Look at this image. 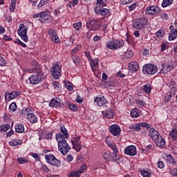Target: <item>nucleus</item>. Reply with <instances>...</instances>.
<instances>
[{"instance_id": "nucleus-1", "label": "nucleus", "mask_w": 177, "mask_h": 177, "mask_svg": "<svg viewBox=\"0 0 177 177\" xmlns=\"http://www.w3.org/2000/svg\"><path fill=\"white\" fill-rule=\"evenodd\" d=\"M32 71H35L36 73L31 75L29 77L28 80L30 81V84H32V85H38V84H41L45 78L42 69H41L39 66H36L32 68Z\"/></svg>"}, {"instance_id": "nucleus-2", "label": "nucleus", "mask_w": 177, "mask_h": 177, "mask_svg": "<svg viewBox=\"0 0 177 177\" xmlns=\"http://www.w3.org/2000/svg\"><path fill=\"white\" fill-rule=\"evenodd\" d=\"M65 138H62L57 140L58 142V150L62 153L63 156H66L67 153L71 150V147L67 143V141L64 140Z\"/></svg>"}, {"instance_id": "nucleus-3", "label": "nucleus", "mask_w": 177, "mask_h": 177, "mask_svg": "<svg viewBox=\"0 0 177 177\" xmlns=\"http://www.w3.org/2000/svg\"><path fill=\"white\" fill-rule=\"evenodd\" d=\"M149 19L146 17H140L135 19L133 23V27L136 30H143L145 27H147V22Z\"/></svg>"}, {"instance_id": "nucleus-4", "label": "nucleus", "mask_w": 177, "mask_h": 177, "mask_svg": "<svg viewBox=\"0 0 177 177\" xmlns=\"http://www.w3.org/2000/svg\"><path fill=\"white\" fill-rule=\"evenodd\" d=\"M157 71H158V68L151 64H147L142 68V73L144 74H149V75H154Z\"/></svg>"}, {"instance_id": "nucleus-5", "label": "nucleus", "mask_w": 177, "mask_h": 177, "mask_svg": "<svg viewBox=\"0 0 177 177\" xmlns=\"http://www.w3.org/2000/svg\"><path fill=\"white\" fill-rule=\"evenodd\" d=\"M45 158L46 162L48 164H50V165H53L54 167H60L62 165V162L60 160H57L56 157H55V155L53 154H46Z\"/></svg>"}, {"instance_id": "nucleus-6", "label": "nucleus", "mask_w": 177, "mask_h": 177, "mask_svg": "<svg viewBox=\"0 0 177 177\" xmlns=\"http://www.w3.org/2000/svg\"><path fill=\"white\" fill-rule=\"evenodd\" d=\"M102 27V23L96 19L91 20L86 23V28L91 31H97Z\"/></svg>"}, {"instance_id": "nucleus-7", "label": "nucleus", "mask_w": 177, "mask_h": 177, "mask_svg": "<svg viewBox=\"0 0 177 177\" xmlns=\"http://www.w3.org/2000/svg\"><path fill=\"white\" fill-rule=\"evenodd\" d=\"M17 32L24 42H28V37H27V28L24 26V24H19Z\"/></svg>"}, {"instance_id": "nucleus-8", "label": "nucleus", "mask_w": 177, "mask_h": 177, "mask_svg": "<svg viewBox=\"0 0 177 177\" xmlns=\"http://www.w3.org/2000/svg\"><path fill=\"white\" fill-rule=\"evenodd\" d=\"M140 127L142 128H146V129H149V128H150V124H147V122H140L130 125L129 129H131V131H133L134 132H140Z\"/></svg>"}, {"instance_id": "nucleus-9", "label": "nucleus", "mask_w": 177, "mask_h": 177, "mask_svg": "<svg viewBox=\"0 0 177 177\" xmlns=\"http://www.w3.org/2000/svg\"><path fill=\"white\" fill-rule=\"evenodd\" d=\"M51 74L56 80L62 77V66H59L57 63L53 64V68L51 69Z\"/></svg>"}, {"instance_id": "nucleus-10", "label": "nucleus", "mask_w": 177, "mask_h": 177, "mask_svg": "<svg viewBox=\"0 0 177 177\" xmlns=\"http://www.w3.org/2000/svg\"><path fill=\"white\" fill-rule=\"evenodd\" d=\"M94 102H95L99 107H107V106H109V101L102 95L95 97Z\"/></svg>"}, {"instance_id": "nucleus-11", "label": "nucleus", "mask_w": 177, "mask_h": 177, "mask_svg": "<svg viewBox=\"0 0 177 177\" xmlns=\"http://www.w3.org/2000/svg\"><path fill=\"white\" fill-rule=\"evenodd\" d=\"M60 132L55 135L56 140H60V139H67L68 138V131L64 126L60 127Z\"/></svg>"}, {"instance_id": "nucleus-12", "label": "nucleus", "mask_w": 177, "mask_h": 177, "mask_svg": "<svg viewBox=\"0 0 177 177\" xmlns=\"http://www.w3.org/2000/svg\"><path fill=\"white\" fill-rule=\"evenodd\" d=\"M73 148L76 150V151H81L82 149V145H81V138L76 136L75 138H72L71 139Z\"/></svg>"}, {"instance_id": "nucleus-13", "label": "nucleus", "mask_w": 177, "mask_h": 177, "mask_svg": "<svg viewBox=\"0 0 177 177\" xmlns=\"http://www.w3.org/2000/svg\"><path fill=\"white\" fill-rule=\"evenodd\" d=\"M109 131L113 136H120L121 133V127L118 124H113L109 127Z\"/></svg>"}, {"instance_id": "nucleus-14", "label": "nucleus", "mask_w": 177, "mask_h": 177, "mask_svg": "<svg viewBox=\"0 0 177 177\" xmlns=\"http://www.w3.org/2000/svg\"><path fill=\"white\" fill-rule=\"evenodd\" d=\"M161 11V10L160 9V8H158V6H149L147 7L146 8V15H152V16H154V15H157V13H160V12Z\"/></svg>"}, {"instance_id": "nucleus-15", "label": "nucleus", "mask_w": 177, "mask_h": 177, "mask_svg": "<svg viewBox=\"0 0 177 177\" xmlns=\"http://www.w3.org/2000/svg\"><path fill=\"white\" fill-rule=\"evenodd\" d=\"M40 23H50L52 17L49 15V11H43L41 18L39 19Z\"/></svg>"}, {"instance_id": "nucleus-16", "label": "nucleus", "mask_w": 177, "mask_h": 177, "mask_svg": "<svg viewBox=\"0 0 177 177\" xmlns=\"http://www.w3.org/2000/svg\"><path fill=\"white\" fill-rule=\"evenodd\" d=\"M172 68H174V65L171 62L165 63L162 64L160 74H167V73L171 71Z\"/></svg>"}, {"instance_id": "nucleus-17", "label": "nucleus", "mask_w": 177, "mask_h": 177, "mask_svg": "<svg viewBox=\"0 0 177 177\" xmlns=\"http://www.w3.org/2000/svg\"><path fill=\"white\" fill-rule=\"evenodd\" d=\"M124 153L125 154H127V156L133 157V156H136V154H138V151H136V147L130 145L124 149Z\"/></svg>"}, {"instance_id": "nucleus-18", "label": "nucleus", "mask_w": 177, "mask_h": 177, "mask_svg": "<svg viewBox=\"0 0 177 177\" xmlns=\"http://www.w3.org/2000/svg\"><path fill=\"white\" fill-rule=\"evenodd\" d=\"M19 95L20 91H12L11 93L6 91L5 93V99L8 97V100H12V99H16Z\"/></svg>"}, {"instance_id": "nucleus-19", "label": "nucleus", "mask_w": 177, "mask_h": 177, "mask_svg": "<svg viewBox=\"0 0 177 177\" xmlns=\"http://www.w3.org/2000/svg\"><path fill=\"white\" fill-rule=\"evenodd\" d=\"M153 142L157 147H160V149H165V140L162 138V136H161V135L155 140H153Z\"/></svg>"}, {"instance_id": "nucleus-20", "label": "nucleus", "mask_w": 177, "mask_h": 177, "mask_svg": "<svg viewBox=\"0 0 177 177\" xmlns=\"http://www.w3.org/2000/svg\"><path fill=\"white\" fill-rule=\"evenodd\" d=\"M160 133H158V131H157V130H156V129L154 128H151L149 130V136H150V138L152 139V140H155L158 138V137H159Z\"/></svg>"}, {"instance_id": "nucleus-21", "label": "nucleus", "mask_w": 177, "mask_h": 177, "mask_svg": "<svg viewBox=\"0 0 177 177\" xmlns=\"http://www.w3.org/2000/svg\"><path fill=\"white\" fill-rule=\"evenodd\" d=\"M124 43L120 40H117L115 39V42L113 45L109 46V48L111 50H115L120 48H121V46H123Z\"/></svg>"}, {"instance_id": "nucleus-22", "label": "nucleus", "mask_w": 177, "mask_h": 177, "mask_svg": "<svg viewBox=\"0 0 177 177\" xmlns=\"http://www.w3.org/2000/svg\"><path fill=\"white\" fill-rule=\"evenodd\" d=\"M106 144L110 147V149H111V150H113V152L118 153V148L114 142L106 140Z\"/></svg>"}, {"instance_id": "nucleus-23", "label": "nucleus", "mask_w": 177, "mask_h": 177, "mask_svg": "<svg viewBox=\"0 0 177 177\" xmlns=\"http://www.w3.org/2000/svg\"><path fill=\"white\" fill-rule=\"evenodd\" d=\"M118 152L110 153L111 162L113 161V162H119L120 160H121V158L118 156Z\"/></svg>"}, {"instance_id": "nucleus-24", "label": "nucleus", "mask_w": 177, "mask_h": 177, "mask_svg": "<svg viewBox=\"0 0 177 177\" xmlns=\"http://www.w3.org/2000/svg\"><path fill=\"white\" fill-rule=\"evenodd\" d=\"M102 115L104 118H113L114 113H113V110L106 109L105 111H102Z\"/></svg>"}, {"instance_id": "nucleus-25", "label": "nucleus", "mask_w": 177, "mask_h": 177, "mask_svg": "<svg viewBox=\"0 0 177 177\" xmlns=\"http://www.w3.org/2000/svg\"><path fill=\"white\" fill-rule=\"evenodd\" d=\"M95 13H97V15H100V16H106V15H109V13H110V10L107 8L98 9L95 10Z\"/></svg>"}, {"instance_id": "nucleus-26", "label": "nucleus", "mask_w": 177, "mask_h": 177, "mask_svg": "<svg viewBox=\"0 0 177 177\" xmlns=\"http://www.w3.org/2000/svg\"><path fill=\"white\" fill-rule=\"evenodd\" d=\"M129 68L132 71H138L139 70V64L136 62H131L129 64Z\"/></svg>"}, {"instance_id": "nucleus-27", "label": "nucleus", "mask_w": 177, "mask_h": 177, "mask_svg": "<svg viewBox=\"0 0 177 177\" xmlns=\"http://www.w3.org/2000/svg\"><path fill=\"white\" fill-rule=\"evenodd\" d=\"M27 120H28L32 124H37V122H38V116L34 113H32L31 115H28Z\"/></svg>"}, {"instance_id": "nucleus-28", "label": "nucleus", "mask_w": 177, "mask_h": 177, "mask_svg": "<svg viewBox=\"0 0 177 177\" xmlns=\"http://www.w3.org/2000/svg\"><path fill=\"white\" fill-rule=\"evenodd\" d=\"M15 131L18 133H23V132H24V124L21 123L17 124L15 126Z\"/></svg>"}, {"instance_id": "nucleus-29", "label": "nucleus", "mask_w": 177, "mask_h": 177, "mask_svg": "<svg viewBox=\"0 0 177 177\" xmlns=\"http://www.w3.org/2000/svg\"><path fill=\"white\" fill-rule=\"evenodd\" d=\"M90 63V66L92 68L93 71H95V68L93 67H96L99 64V59H91V60L88 61Z\"/></svg>"}, {"instance_id": "nucleus-30", "label": "nucleus", "mask_w": 177, "mask_h": 177, "mask_svg": "<svg viewBox=\"0 0 177 177\" xmlns=\"http://www.w3.org/2000/svg\"><path fill=\"white\" fill-rule=\"evenodd\" d=\"M175 82H172L171 81L169 83V86L170 88V93H172V95H175V93H176V87H175Z\"/></svg>"}, {"instance_id": "nucleus-31", "label": "nucleus", "mask_w": 177, "mask_h": 177, "mask_svg": "<svg viewBox=\"0 0 177 177\" xmlns=\"http://www.w3.org/2000/svg\"><path fill=\"white\" fill-rule=\"evenodd\" d=\"M176 38H177V29L171 31L169 35V41H174Z\"/></svg>"}, {"instance_id": "nucleus-32", "label": "nucleus", "mask_w": 177, "mask_h": 177, "mask_svg": "<svg viewBox=\"0 0 177 177\" xmlns=\"http://www.w3.org/2000/svg\"><path fill=\"white\" fill-rule=\"evenodd\" d=\"M8 129H10V124H5L0 126V132H6Z\"/></svg>"}, {"instance_id": "nucleus-33", "label": "nucleus", "mask_w": 177, "mask_h": 177, "mask_svg": "<svg viewBox=\"0 0 177 177\" xmlns=\"http://www.w3.org/2000/svg\"><path fill=\"white\" fill-rule=\"evenodd\" d=\"M170 138H171L172 140H176L177 139V130L176 129H173L172 131L169 133Z\"/></svg>"}, {"instance_id": "nucleus-34", "label": "nucleus", "mask_w": 177, "mask_h": 177, "mask_svg": "<svg viewBox=\"0 0 177 177\" xmlns=\"http://www.w3.org/2000/svg\"><path fill=\"white\" fill-rule=\"evenodd\" d=\"M142 92H145V93H150L151 92V89L150 88V84H147L145 86L142 87Z\"/></svg>"}, {"instance_id": "nucleus-35", "label": "nucleus", "mask_w": 177, "mask_h": 177, "mask_svg": "<svg viewBox=\"0 0 177 177\" xmlns=\"http://www.w3.org/2000/svg\"><path fill=\"white\" fill-rule=\"evenodd\" d=\"M102 156L104 160L108 161V162H111V159H110V152H108V151L102 152Z\"/></svg>"}, {"instance_id": "nucleus-36", "label": "nucleus", "mask_w": 177, "mask_h": 177, "mask_svg": "<svg viewBox=\"0 0 177 177\" xmlns=\"http://www.w3.org/2000/svg\"><path fill=\"white\" fill-rule=\"evenodd\" d=\"M50 107H59V101L55 98H53L49 103Z\"/></svg>"}, {"instance_id": "nucleus-37", "label": "nucleus", "mask_w": 177, "mask_h": 177, "mask_svg": "<svg viewBox=\"0 0 177 177\" xmlns=\"http://www.w3.org/2000/svg\"><path fill=\"white\" fill-rule=\"evenodd\" d=\"M21 143H23V140H12L10 142L11 146H19V145H21Z\"/></svg>"}, {"instance_id": "nucleus-38", "label": "nucleus", "mask_w": 177, "mask_h": 177, "mask_svg": "<svg viewBox=\"0 0 177 177\" xmlns=\"http://www.w3.org/2000/svg\"><path fill=\"white\" fill-rule=\"evenodd\" d=\"M72 59L75 66H78L80 63H81V59H80V57L78 55H73Z\"/></svg>"}, {"instance_id": "nucleus-39", "label": "nucleus", "mask_w": 177, "mask_h": 177, "mask_svg": "<svg viewBox=\"0 0 177 177\" xmlns=\"http://www.w3.org/2000/svg\"><path fill=\"white\" fill-rule=\"evenodd\" d=\"M131 115L132 118H138L139 117V112L138 109H134L131 111Z\"/></svg>"}, {"instance_id": "nucleus-40", "label": "nucleus", "mask_w": 177, "mask_h": 177, "mask_svg": "<svg viewBox=\"0 0 177 177\" xmlns=\"http://www.w3.org/2000/svg\"><path fill=\"white\" fill-rule=\"evenodd\" d=\"M53 86L55 91H60V89H62V85H60V82L57 81L53 82Z\"/></svg>"}, {"instance_id": "nucleus-41", "label": "nucleus", "mask_w": 177, "mask_h": 177, "mask_svg": "<svg viewBox=\"0 0 177 177\" xmlns=\"http://www.w3.org/2000/svg\"><path fill=\"white\" fill-rule=\"evenodd\" d=\"M172 2H174V0H163L162 3V7L167 8V6H169V5H171Z\"/></svg>"}, {"instance_id": "nucleus-42", "label": "nucleus", "mask_w": 177, "mask_h": 177, "mask_svg": "<svg viewBox=\"0 0 177 177\" xmlns=\"http://www.w3.org/2000/svg\"><path fill=\"white\" fill-rule=\"evenodd\" d=\"M174 95L172 94V93H167V95L165 97V102L168 103V102H170V100L172 99V96Z\"/></svg>"}, {"instance_id": "nucleus-43", "label": "nucleus", "mask_w": 177, "mask_h": 177, "mask_svg": "<svg viewBox=\"0 0 177 177\" xmlns=\"http://www.w3.org/2000/svg\"><path fill=\"white\" fill-rule=\"evenodd\" d=\"M133 56V52L132 50H127L124 53L125 59H131Z\"/></svg>"}, {"instance_id": "nucleus-44", "label": "nucleus", "mask_w": 177, "mask_h": 177, "mask_svg": "<svg viewBox=\"0 0 177 177\" xmlns=\"http://www.w3.org/2000/svg\"><path fill=\"white\" fill-rule=\"evenodd\" d=\"M9 109H10V111H12V112L16 111V110L17 109V105H16V103L12 102V104H10L9 106Z\"/></svg>"}, {"instance_id": "nucleus-45", "label": "nucleus", "mask_w": 177, "mask_h": 177, "mask_svg": "<svg viewBox=\"0 0 177 177\" xmlns=\"http://www.w3.org/2000/svg\"><path fill=\"white\" fill-rule=\"evenodd\" d=\"M17 162H19V164H27V162H28V160L26 158H19L17 159Z\"/></svg>"}, {"instance_id": "nucleus-46", "label": "nucleus", "mask_w": 177, "mask_h": 177, "mask_svg": "<svg viewBox=\"0 0 177 177\" xmlns=\"http://www.w3.org/2000/svg\"><path fill=\"white\" fill-rule=\"evenodd\" d=\"M73 28L77 30V31H80L81 27H82V24L81 22H77L73 24Z\"/></svg>"}, {"instance_id": "nucleus-47", "label": "nucleus", "mask_w": 177, "mask_h": 177, "mask_svg": "<svg viewBox=\"0 0 177 177\" xmlns=\"http://www.w3.org/2000/svg\"><path fill=\"white\" fill-rule=\"evenodd\" d=\"M48 34L50 37V38L53 37L54 35H56L57 33L56 32V30L53 28H50L48 31Z\"/></svg>"}, {"instance_id": "nucleus-48", "label": "nucleus", "mask_w": 177, "mask_h": 177, "mask_svg": "<svg viewBox=\"0 0 177 177\" xmlns=\"http://www.w3.org/2000/svg\"><path fill=\"white\" fill-rule=\"evenodd\" d=\"M78 2H79L78 0H73L70 1L68 3L69 8H74V6L78 5Z\"/></svg>"}, {"instance_id": "nucleus-49", "label": "nucleus", "mask_w": 177, "mask_h": 177, "mask_svg": "<svg viewBox=\"0 0 177 177\" xmlns=\"http://www.w3.org/2000/svg\"><path fill=\"white\" fill-rule=\"evenodd\" d=\"M51 40L53 42H55V44H59V42H60V38H59L57 34L54 35L53 37H51Z\"/></svg>"}, {"instance_id": "nucleus-50", "label": "nucleus", "mask_w": 177, "mask_h": 177, "mask_svg": "<svg viewBox=\"0 0 177 177\" xmlns=\"http://www.w3.org/2000/svg\"><path fill=\"white\" fill-rule=\"evenodd\" d=\"M97 3L100 5V6H106L107 5V1L106 0H97Z\"/></svg>"}, {"instance_id": "nucleus-51", "label": "nucleus", "mask_w": 177, "mask_h": 177, "mask_svg": "<svg viewBox=\"0 0 177 177\" xmlns=\"http://www.w3.org/2000/svg\"><path fill=\"white\" fill-rule=\"evenodd\" d=\"M167 162H169L170 164H176V162H175L174 161V157L172 156V155H169L167 156Z\"/></svg>"}, {"instance_id": "nucleus-52", "label": "nucleus", "mask_w": 177, "mask_h": 177, "mask_svg": "<svg viewBox=\"0 0 177 177\" xmlns=\"http://www.w3.org/2000/svg\"><path fill=\"white\" fill-rule=\"evenodd\" d=\"M69 109L71 110V111H77L78 110V106L74 104H69Z\"/></svg>"}, {"instance_id": "nucleus-53", "label": "nucleus", "mask_w": 177, "mask_h": 177, "mask_svg": "<svg viewBox=\"0 0 177 177\" xmlns=\"http://www.w3.org/2000/svg\"><path fill=\"white\" fill-rule=\"evenodd\" d=\"M141 174L143 177H151V174H150V172L145 170L141 171Z\"/></svg>"}, {"instance_id": "nucleus-54", "label": "nucleus", "mask_w": 177, "mask_h": 177, "mask_svg": "<svg viewBox=\"0 0 177 177\" xmlns=\"http://www.w3.org/2000/svg\"><path fill=\"white\" fill-rule=\"evenodd\" d=\"M115 42V39H112L111 40H109L106 42V48L108 49H110V46L112 45L113 46L114 45V43Z\"/></svg>"}, {"instance_id": "nucleus-55", "label": "nucleus", "mask_w": 177, "mask_h": 177, "mask_svg": "<svg viewBox=\"0 0 177 177\" xmlns=\"http://www.w3.org/2000/svg\"><path fill=\"white\" fill-rule=\"evenodd\" d=\"M48 2H49V0H41L40 3L37 6V8H42V6H44V5H46Z\"/></svg>"}, {"instance_id": "nucleus-56", "label": "nucleus", "mask_w": 177, "mask_h": 177, "mask_svg": "<svg viewBox=\"0 0 177 177\" xmlns=\"http://www.w3.org/2000/svg\"><path fill=\"white\" fill-rule=\"evenodd\" d=\"M86 169V165H83L77 171V172L79 173L80 175H81V174H83L84 171H85Z\"/></svg>"}, {"instance_id": "nucleus-57", "label": "nucleus", "mask_w": 177, "mask_h": 177, "mask_svg": "<svg viewBox=\"0 0 177 177\" xmlns=\"http://www.w3.org/2000/svg\"><path fill=\"white\" fill-rule=\"evenodd\" d=\"M26 111L28 117L29 115H31L32 114H33L34 109H32V107L26 108Z\"/></svg>"}, {"instance_id": "nucleus-58", "label": "nucleus", "mask_w": 177, "mask_h": 177, "mask_svg": "<svg viewBox=\"0 0 177 177\" xmlns=\"http://www.w3.org/2000/svg\"><path fill=\"white\" fill-rule=\"evenodd\" d=\"M138 6V3H135L131 4L130 6H129V10L130 12H132V10H135L136 9V7Z\"/></svg>"}, {"instance_id": "nucleus-59", "label": "nucleus", "mask_w": 177, "mask_h": 177, "mask_svg": "<svg viewBox=\"0 0 177 177\" xmlns=\"http://www.w3.org/2000/svg\"><path fill=\"white\" fill-rule=\"evenodd\" d=\"M80 173L78 171H72L69 177H80Z\"/></svg>"}, {"instance_id": "nucleus-60", "label": "nucleus", "mask_w": 177, "mask_h": 177, "mask_svg": "<svg viewBox=\"0 0 177 177\" xmlns=\"http://www.w3.org/2000/svg\"><path fill=\"white\" fill-rule=\"evenodd\" d=\"M65 85L68 91H73V89H74V87H73V84H71V82L67 83Z\"/></svg>"}, {"instance_id": "nucleus-61", "label": "nucleus", "mask_w": 177, "mask_h": 177, "mask_svg": "<svg viewBox=\"0 0 177 177\" xmlns=\"http://www.w3.org/2000/svg\"><path fill=\"white\" fill-rule=\"evenodd\" d=\"M157 164H158V168H160V169H162V168H164V167H165V165L162 161H158Z\"/></svg>"}, {"instance_id": "nucleus-62", "label": "nucleus", "mask_w": 177, "mask_h": 177, "mask_svg": "<svg viewBox=\"0 0 177 177\" xmlns=\"http://www.w3.org/2000/svg\"><path fill=\"white\" fill-rule=\"evenodd\" d=\"M53 132H55V131H51L50 132L46 134V138L52 139V136H53Z\"/></svg>"}, {"instance_id": "nucleus-63", "label": "nucleus", "mask_w": 177, "mask_h": 177, "mask_svg": "<svg viewBox=\"0 0 177 177\" xmlns=\"http://www.w3.org/2000/svg\"><path fill=\"white\" fill-rule=\"evenodd\" d=\"M136 104H139V106H142L146 104V103L144 101L139 100H136Z\"/></svg>"}, {"instance_id": "nucleus-64", "label": "nucleus", "mask_w": 177, "mask_h": 177, "mask_svg": "<svg viewBox=\"0 0 177 177\" xmlns=\"http://www.w3.org/2000/svg\"><path fill=\"white\" fill-rule=\"evenodd\" d=\"M6 64V61L3 57L0 56V66H5Z\"/></svg>"}]
</instances>
